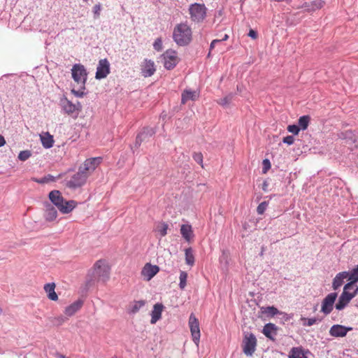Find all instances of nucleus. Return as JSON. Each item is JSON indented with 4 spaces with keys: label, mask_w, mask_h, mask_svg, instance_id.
Segmentation results:
<instances>
[{
    "label": "nucleus",
    "mask_w": 358,
    "mask_h": 358,
    "mask_svg": "<svg viewBox=\"0 0 358 358\" xmlns=\"http://www.w3.org/2000/svg\"><path fill=\"white\" fill-rule=\"evenodd\" d=\"M100 162L101 158L99 157L86 159L84 164L79 167L78 171L67 181V187L76 189L85 185L90 174L95 170Z\"/></svg>",
    "instance_id": "f257e3e1"
},
{
    "label": "nucleus",
    "mask_w": 358,
    "mask_h": 358,
    "mask_svg": "<svg viewBox=\"0 0 358 358\" xmlns=\"http://www.w3.org/2000/svg\"><path fill=\"white\" fill-rule=\"evenodd\" d=\"M50 201L63 214H68L76 206L77 203L73 200L65 201L59 190H52L49 193Z\"/></svg>",
    "instance_id": "f03ea898"
},
{
    "label": "nucleus",
    "mask_w": 358,
    "mask_h": 358,
    "mask_svg": "<svg viewBox=\"0 0 358 358\" xmlns=\"http://www.w3.org/2000/svg\"><path fill=\"white\" fill-rule=\"evenodd\" d=\"M173 38L178 45H188L192 41L191 28L185 23L176 25L173 30Z\"/></svg>",
    "instance_id": "7ed1b4c3"
},
{
    "label": "nucleus",
    "mask_w": 358,
    "mask_h": 358,
    "mask_svg": "<svg viewBox=\"0 0 358 358\" xmlns=\"http://www.w3.org/2000/svg\"><path fill=\"white\" fill-rule=\"evenodd\" d=\"M207 8L203 3H194L189 5V13L192 22L199 23L206 17Z\"/></svg>",
    "instance_id": "20e7f679"
},
{
    "label": "nucleus",
    "mask_w": 358,
    "mask_h": 358,
    "mask_svg": "<svg viewBox=\"0 0 358 358\" xmlns=\"http://www.w3.org/2000/svg\"><path fill=\"white\" fill-rule=\"evenodd\" d=\"M71 75L73 80L85 89L88 75L85 67L81 64H75L71 69Z\"/></svg>",
    "instance_id": "39448f33"
},
{
    "label": "nucleus",
    "mask_w": 358,
    "mask_h": 358,
    "mask_svg": "<svg viewBox=\"0 0 358 358\" xmlns=\"http://www.w3.org/2000/svg\"><path fill=\"white\" fill-rule=\"evenodd\" d=\"M94 274L99 280L105 282L109 278L110 268L104 261H97L94 266Z\"/></svg>",
    "instance_id": "423d86ee"
},
{
    "label": "nucleus",
    "mask_w": 358,
    "mask_h": 358,
    "mask_svg": "<svg viewBox=\"0 0 358 358\" xmlns=\"http://www.w3.org/2000/svg\"><path fill=\"white\" fill-rule=\"evenodd\" d=\"M164 66L167 70L173 69L178 63L177 52L173 50H167L162 55Z\"/></svg>",
    "instance_id": "0eeeda50"
},
{
    "label": "nucleus",
    "mask_w": 358,
    "mask_h": 358,
    "mask_svg": "<svg viewBox=\"0 0 358 358\" xmlns=\"http://www.w3.org/2000/svg\"><path fill=\"white\" fill-rule=\"evenodd\" d=\"M189 326L192 337V341H194L196 346H199L201 337L199 323L198 320L193 313H192L189 316Z\"/></svg>",
    "instance_id": "6e6552de"
},
{
    "label": "nucleus",
    "mask_w": 358,
    "mask_h": 358,
    "mask_svg": "<svg viewBox=\"0 0 358 358\" xmlns=\"http://www.w3.org/2000/svg\"><path fill=\"white\" fill-rule=\"evenodd\" d=\"M257 339L253 334H246L243 341V351L248 355L251 356L255 351Z\"/></svg>",
    "instance_id": "1a4fd4ad"
},
{
    "label": "nucleus",
    "mask_w": 358,
    "mask_h": 358,
    "mask_svg": "<svg viewBox=\"0 0 358 358\" xmlns=\"http://www.w3.org/2000/svg\"><path fill=\"white\" fill-rule=\"evenodd\" d=\"M60 106L64 112L68 115H72L76 112L78 113L82 108L80 102L78 101L77 103H73L66 97H64L60 100Z\"/></svg>",
    "instance_id": "9d476101"
},
{
    "label": "nucleus",
    "mask_w": 358,
    "mask_h": 358,
    "mask_svg": "<svg viewBox=\"0 0 358 358\" xmlns=\"http://www.w3.org/2000/svg\"><path fill=\"white\" fill-rule=\"evenodd\" d=\"M338 295L336 292H331L323 299L321 311L325 315H329L333 310L334 302Z\"/></svg>",
    "instance_id": "9b49d317"
},
{
    "label": "nucleus",
    "mask_w": 358,
    "mask_h": 358,
    "mask_svg": "<svg viewBox=\"0 0 358 358\" xmlns=\"http://www.w3.org/2000/svg\"><path fill=\"white\" fill-rule=\"evenodd\" d=\"M110 73V64L106 59L99 60L95 78L98 80L105 78Z\"/></svg>",
    "instance_id": "f8f14e48"
},
{
    "label": "nucleus",
    "mask_w": 358,
    "mask_h": 358,
    "mask_svg": "<svg viewBox=\"0 0 358 358\" xmlns=\"http://www.w3.org/2000/svg\"><path fill=\"white\" fill-rule=\"evenodd\" d=\"M159 268L158 266L147 263L141 270V275L143 277L144 280L149 281L159 272Z\"/></svg>",
    "instance_id": "ddd939ff"
},
{
    "label": "nucleus",
    "mask_w": 358,
    "mask_h": 358,
    "mask_svg": "<svg viewBox=\"0 0 358 358\" xmlns=\"http://www.w3.org/2000/svg\"><path fill=\"white\" fill-rule=\"evenodd\" d=\"M352 330L351 327H345L341 324H334L329 329V334L333 337H344L348 332Z\"/></svg>",
    "instance_id": "4468645a"
},
{
    "label": "nucleus",
    "mask_w": 358,
    "mask_h": 358,
    "mask_svg": "<svg viewBox=\"0 0 358 358\" xmlns=\"http://www.w3.org/2000/svg\"><path fill=\"white\" fill-rule=\"evenodd\" d=\"M354 297L355 294H350L349 292H343L336 304V309L338 310L344 309Z\"/></svg>",
    "instance_id": "2eb2a0df"
},
{
    "label": "nucleus",
    "mask_w": 358,
    "mask_h": 358,
    "mask_svg": "<svg viewBox=\"0 0 358 358\" xmlns=\"http://www.w3.org/2000/svg\"><path fill=\"white\" fill-rule=\"evenodd\" d=\"M155 134V130L152 127H145L143 131L136 136L135 145L136 147L141 145L143 141H146Z\"/></svg>",
    "instance_id": "dca6fc26"
},
{
    "label": "nucleus",
    "mask_w": 358,
    "mask_h": 358,
    "mask_svg": "<svg viewBox=\"0 0 358 358\" xmlns=\"http://www.w3.org/2000/svg\"><path fill=\"white\" fill-rule=\"evenodd\" d=\"M155 65L153 61L145 59L144 64L141 68V73L144 77H150L155 72Z\"/></svg>",
    "instance_id": "f3484780"
},
{
    "label": "nucleus",
    "mask_w": 358,
    "mask_h": 358,
    "mask_svg": "<svg viewBox=\"0 0 358 358\" xmlns=\"http://www.w3.org/2000/svg\"><path fill=\"white\" fill-rule=\"evenodd\" d=\"M262 333L270 340L274 341L278 333V327L273 323L266 324L263 328Z\"/></svg>",
    "instance_id": "a211bd4d"
},
{
    "label": "nucleus",
    "mask_w": 358,
    "mask_h": 358,
    "mask_svg": "<svg viewBox=\"0 0 358 358\" xmlns=\"http://www.w3.org/2000/svg\"><path fill=\"white\" fill-rule=\"evenodd\" d=\"M84 301L82 299H78L71 305L66 307L64 313L68 317H71L76 312H78L83 306Z\"/></svg>",
    "instance_id": "6ab92c4d"
},
{
    "label": "nucleus",
    "mask_w": 358,
    "mask_h": 358,
    "mask_svg": "<svg viewBox=\"0 0 358 358\" xmlns=\"http://www.w3.org/2000/svg\"><path fill=\"white\" fill-rule=\"evenodd\" d=\"M163 309L164 306L162 303H157L154 305L153 309L151 311L150 323L152 324H155L158 320L161 319Z\"/></svg>",
    "instance_id": "aec40b11"
},
{
    "label": "nucleus",
    "mask_w": 358,
    "mask_h": 358,
    "mask_svg": "<svg viewBox=\"0 0 358 358\" xmlns=\"http://www.w3.org/2000/svg\"><path fill=\"white\" fill-rule=\"evenodd\" d=\"M45 208L44 217L45 220L48 222L55 220L57 217V211L56 208L49 203H45Z\"/></svg>",
    "instance_id": "412c9836"
},
{
    "label": "nucleus",
    "mask_w": 358,
    "mask_h": 358,
    "mask_svg": "<svg viewBox=\"0 0 358 358\" xmlns=\"http://www.w3.org/2000/svg\"><path fill=\"white\" fill-rule=\"evenodd\" d=\"M180 234L182 238L187 241L190 242V241L194 237V232L192 230V227L190 224H182L180 227Z\"/></svg>",
    "instance_id": "4be33fe9"
},
{
    "label": "nucleus",
    "mask_w": 358,
    "mask_h": 358,
    "mask_svg": "<svg viewBox=\"0 0 358 358\" xmlns=\"http://www.w3.org/2000/svg\"><path fill=\"white\" fill-rule=\"evenodd\" d=\"M261 310L262 313L269 317H273L274 315L280 313L279 310L274 306L262 307ZM280 314L283 315V319L286 321L290 319V317L287 314L283 313H280Z\"/></svg>",
    "instance_id": "5701e85b"
},
{
    "label": "nucleus",
    "mask_w": 358,
    "mask_h": 358,
    "mask_svg": "<svg viewBox=\"0 0 358 358\" xmlns=\"http://www.w3.org/2000/svg\"><path fill=\"white\" fill-rule=\"evenodd\" d=\"M348 277V271H343L336 274L333 280L332 287L334 290L338 289L343 283V280Z\"/></svg>",
    "instance_id": "b1692460"
},
{
    "label": "nucleus",
    "mask_w": 358,
    "mask_h": 358,
    "mask_svg": "<svg viewBox=\"0 0 358 358\" xmlns=\"http://www.w3.org/2000/svg\"><path fill=\"white\" fill-rule=\"evenodd\" d=\"M55 282H49L44 285V290L47 293L48 298L52 301H57L58 299V296L55 292Z\"/></svg>",
    "instance_id": "393cba45"
},
{
    "label": "nucleus",
    "mask_w": 358,
    "mask_h": 358,
    "mask_svg": "<svg viewBox=\"0 0 358 358\" xmlns=\"http://www.w3.org/2000/svg\"><path fill=\"white\" fill-rule=\"evenodd\" d=\"M199 96L196 91H192L190 90H185L182 94L181 102L185 103L187 101L192 100L195 101Z\"/></svg>",
    "instance_id": "a878e982"
},
{
    "label": "nucleus",
    "mask_w": 358,
    "mask_h": 358,
    "mask_svg": "<svg viewBox=\"0 0 358 358\" xmlns=\"http://www.w3.org/2000/svg\"><path fill=\"white\" fill-rule=\"evenodd\" d=\"M40 137L41 143L45 148H50L53 146V137L48 132L41 134Z\"/></svg>",
    "instance_id": "bb28decb"
},
{
    "label": "nucleus",
    "mask_w": 358,
    "mask_h": 358,
    "mask_svg": "<svg viewBox=\"0 0 358 358\" xmlns=\"http://www.w3.org/2000/svg\"><path fill=\"white\" fill-rule=\"evenodd\" d=\"M145 305V301L140 300L135 301L132 304H131L127 310L129 314H136L139 311V310Z\"/></svg>",
    "instance_id": "cd10ccee"
},
{
    "label": "nucleus",
    "mask_w": 358,
    "mask_h": 358,
    "mask_svg": "<svg viewBox=\"0 0 358 358\" xmlns=\"http://www.w3.org/2000/svg\"><path fill=\"white\" fill-rule=\"evenodd\" d=\"M289 358H308L301 348H292L289 352Z\"/></svg>",
    "instance_id": "c85d7f7f"
},
{
    "label": "nucleus",
    "mask_w": 358,
    "mask_h": 358,
    "mask_svg": "<svg viewBox=\"0 0 358 358\" xmlns=\"http://www.w3.org/2000/svg\"><path fill=\"white\" fill-rule=\"evenodd\" d=\"M62 177V174H59L57 176H53L50 174H48L46 176H45L44 177L41 178H33L32 180L35 182H36L37 183H39V184H44V183H48V182H54L57 179H59Z\"/></svg>",
    "instance_id": "c756f323"
},
{
    "label": "nucleus",
    "mask_w": 358,
    "mask_h": 358,
    "mask_svg": "<svg viewBox=\"0 0 358 358\" xmlns=\"http://www.w3.org/2000/svg\"><path fill=\"white\" fill-rule=\"evenodd\" d=\"M185 262L189 266H193L194 264V256L193 250L191 248H187L185 250Z\"/></svg>",
    "instance_id": "7c9ffc66"
},
{
    "label": "nucleus",
    "mask_w": 358,
    "mask_h": 358,
    "mask_svg": "<svg viewBox=\"0 0 358 358\" xmlns=\"http://www.w3.org/2000/svg\"><path fill=\"white\" fill-rule=\"evenodd\" d=\"M234 97V94L229 93L224 98L217 100V103L223 107H227L233 100Z\"/></svg>",
    "instance_id": "2f4dec72"
},
{
    "label": "nucleus",
    "mask_w": 358,
    "mask_h": 358,
    "mask_svg": "<svg viewBox=\"0 0 358 358\" xmlns=\"http://www.w3.org/2000/svg\"><path fill=\"white\" fill-rule=\"evenodd\" d=\"M310 117L308 115H303L299 117L298 120L299 127L300 129L305 130L307 129L309 122Z\"/></svg>",
    "instance_id": "473e14b6"
},
{
    "label": "nucleus",
    "mask_w": 358,
    "mask_h": 358,
    "mask_svg": "<svg viewBox=\"0 0 358 358\" xmlns=\"http://www.w3.org/2000/svg\"><path fill=\"white\" fill-rule=\"evenodd\" d=\"M347 278L354 283L358 282V265L348 272V277Z\"/></svg>",
    "instance_id": "72a5a7b5"
},
{
    "label": "nucleus",
    "mask_w": 358,
    "mask_h": 358,
    "mask_svg": "<svg viewBox=\"0 0 358 358\" xmlns=\"http://www.w3.org/2000/svg\"><path fill=\"white\" fill-rule=\"evenodd\" d=\"M187 273L185 271H180V282L179 287L180 289H184L187 285Z\"/></svg>",
    "instance_id": "f704fd0d"
},
{
    "label": "nucleus",
    "mask_w": 358,
    "mask_h": 358,
    "mask_svg": "<svg viewBox=\"0 0 358 358\" xmlns=\"http://www.w3.org/2000/svg\"><path fill=\"white\" fill-rule=\"evenodd\" d=\"M168 224L165 222L159 223L156 228V231L159 232L161 236H165L167 234Z\"/></svg>",
    "instance_id": "c9c22d12"
},
{
    "label": "nucleus",
    "mask_w": 358,
    "mask_h": 358,
    "mask_svg": "<svg viewBox=\"0 0 358 358\" xmlns=\"http://www.w3.org/2000/svg\"><path fill=\"white\" fill-rule=\"evenodd\" d=\"M301 321L303 322L302 324L304 327H310L313 324H316L318 321L317 319L315 317L312 318H306V317H301Z\"/></svg>",
    "instance_id": "e433bc0d"
},
{
    "label": "nucleus",
    "mask_w": 358,
    "mask_h": 358,
    "mask_svg": "<svg viewBox=\"0 0 358 358\" xmlns=\"http://www.w3.org/2000/svg\"><path fill=\"white\" fill-rule=\"evenodd\" d=\"M31 156V151L29 150H23V151H20L19 155H18V159L20 160V161H26L27 159H28Z\"/></svg>",
    "instance_id": "4c0bfd02"
},
{
    "label": "nucleus",
    "mask_w": 358,
    "mask_h": 358,
    "mask_svg": "<svg viewBox=\"0 0 358 358\" xmlns=\"http://www.w3.org/2000/svg\"><path fill=\"white\" fill-rule=\"evenodd\" d=\"M268 205V201H263V202L260 203L257 208V213L259 215H263L264 213L265 210H266Z\"/></svg>",
    "instance_id": "58836bf2"
},
{
    "label": "nucleus",
    "mask_w": 358,
    "mask_h": 358,
    "mask_svg": "<svg viewBox=\"0 0 358 358\" xmlns=\"http://www.w3.org/2000/svg\"><path fill=\"white\" fill-rule=\"evenodd\" d=\"M85 89H83L82 85H80V88L78 90L72 89L71 93L75 95L76 97H83L86 93L84 92Z\"/></svg>",
    "instance_id": "ea45409f"
},
{
    "label": "nucleus",
    "mask_w": 358,
    "mask_h": 358,
    "mask_svg": "<svg viewBox=\"0 0 358 358\" xmlns=\"http://www.w3.org/2000/svg\"><path fill=\"white\" fill-rule=\"evenodd\" d=\"M324 1L322 0H315L311 3V8L308 10H315L316 9L321 8L324 6Z\"/></svg>",
    "instance_id": "a19ab883"
},
{
    "label": "nucleus",
    "mask_w": 358,
    "mask_h": 358,
    "mask_svg": "<svg viewBox=\"0 0 358 358\" xmlns=\"http://www.w3.org/2000/svg\"><path fill=\"white\" fill-rule=\"evenodd\" d=\"M287 131L294 135H297L300 131V128L298 125L291 124L287 127Z\"/></svg>",
    "instance_id": "79ce46f5"
},
{
    "label": "nucleus",
    "mask_w": 358,
    "mask_h": 358,
    "mask_svg": "<svg viewBox=\"0 0 358 358\" xmlns=\"http://www.w3.org/2000/svg\"><path fill=\"white\" fill-rule=\"evenodd\" d=\"M101 10V5L100 3H97L94 5L93 7V13H94V17L95 19H97L100 16V12Z\"/></svg>",
    "instance_id": "37998d69"
},
{
    "label": "nucleus",
    "mask_w": 358,
    "mask_h": 358,
    "mask_svg": "<svg viewBox=\"0 0 358 358\" xmlns=\"http://www.w3.org/2000/svg\"><path fill=\"white\" fill-rule=\"evenodd\" d=\"M193 159L203 167V155L201 152H196L193 155Z\"/></svg>",
    "instance_id": "c03bdc74"
},
{
    "label": "nucleus",
    "mask_w": 358,
    "mask_h": 358,
    "mask_svg": "<svg viewBox=\"0 0 358 358\" xmlns=\"http://www.w3.org/2000/svg\"><path fill=\"white\" fill-rule=\"evenodd\" d=\"M153 47L157 51H159L162 50V41L161 38H158L155 40V41L153 43Z\"/></svg>",
    "instance_id": "a18cd8bd"
},
{
    "label": "nucleus",
    "mask_w": 358,
    "mask_h": 358,
    "mask_svg": "<svg viewBox=\"0 0 358 358\" xmlns=\"http://www.w3.org/2000/svg\"><path fill=\"white\" fill-rule=\"evenodd\" d=\"M284 143L287 145H292L294 142V138L292 136H287L285 137L282 140Z\"/></svg>",
    "instance_id": "49530a36"
},
{
    "label": "nucleus",
    "mask_w": 358,
    "mask_h": 358,
    "mask_svg": "<svg viewBox=\"0 0 358 358\" xmlns=\"http://www.w3.org/2000/svg\"><path fill=\"white\" fill-rule=\"evenodd\" d=\"M263 165H264L263 172L266 173L267 171V170L271 168V163H270L269 160L267 159H264Z\"/></svg>",
    "instance_id": "de8ad7c7"
},
{
    "label": "nucleus",
    "mask_w": 358,
    "mask_h": 358,
    "mask_svg": "<svg viewBox=\"0 0 358 358\" xmlns=\"http://www.w3.org/2000/svg\"><path fill=\"white\" fill-rule=\"evenodd\" d=\"M248 35L252 39H257L258 36L257 32L253 29H250Z\"/></svg>",
    "instance_id": "09e8293b"
},
{
    "label": "nucleus",
    "mask_w": 358,
    "mask_h": 358,
    "mask_svg": "<svg viewBox=\"0 0 358 358\" xmlns=\"http://www.w3.org/2000/svg\"><path fill=\"white\" fill-rule=\"evenodd\" d=\"M55 320L57 321V324L59 325V324H62V323H64L66 320V318L62 315H60V316L56 317Z\"/></svg>",
    "instance_id": "8fccbe9b"
},
{
    "label": "nucleus",
    "mask_w": 358,
    "mask_h": 358,
    "mask_svg": "<svg viewBox=\"0 0 358 358\" xmlns=\"http://www.w3.org/2000/svg\"><path fill=\"white\" fill-rule=\"evenodd\" d=\"M353 284H355V283L351 281L348 282L347 284H345L343 287V292H348V289H349L352 286Z\"/></svg>",
    "instance_id": "3c124183"
},
{
    "label": "nucleus",
    "mask_w": 358,
    "mask_h": 358,
    "mask_svg": "<svg viewBox=\"0 0 358 358\" xmlns=\"http://www.w3.org/2000/svg\"><path fill=\"white\" fill-rule=\"evenodd\" d=\"M218 43H220V41L219 39L213 40L210 43V50H212L215 48V45Z\"/></svg>",
    "instance_id": "603ef678"
},
{
    "label": "nucleus",
    "mask_w": 358,
    "mask_h": 358,
    "mask_svg": "<svg viewBox=\"0 0 358 358\" xmlns=\"http://www.w3.org/2000/svg\"><path fill=\"white\" fill-rule=\"evenodd\" d=\"M237 92H242L245 90V87L243 85H238L236 87Z\"/></svg>",
    "instance_id": "864d4df0"
},
{
    "label": "nucleus",
    "mask_w": 358,
    "mask_h": 358,
    "mask_svg": "<svg viewBox=\"0 0 358 358\" xmlns=\"http://www.w3.org/2000/svg\"><path fill=\"white\" fill-rule=\"evenodd\" d=\"M6 144L5 138L3 136L0 135V148Z\"/></svg>",
    "instance_id": "5fc2aeb1"
},
{
    "label": "nucleus",
    "mask_w": 358,
    "mask_h": 358,
    "mask_svg": "<svg viewBox=\"0 0 358 358\" xmlns=\"http://www.w3.org/2000/svg\"><path fill=\"white\" fill-rule=\"evenodd\" d=\"M229 38V36L227 34H225L224 37L222 39H219L220 42L227 41Z\"/></svg>",
    "instance_id": "6e6d98bb"
},
{
    "label": "nucleus",
    "mask_w": 358,
    "mask_h": 358,
    "mask_svg": "<svg viewBox=\"0 0 358 358\" xmlns=\"http://www.w3.org/2000/svg\"><path fill=\"white\" fill-rule=\"evenodd\" d=\"M357 292H358V287H357L355 292L353 293H350V294H355V296L356 294H357Z\"/></svg>",
    "instance_id": "4d7b16f0"
},
{
    "label": "nucleus",
    "mask_w": 358,
    "mask_h": 358,
    "mask_svg": "<svg viewBox=\"0 0 358 358\" xmlns=\"http://www.w3.org/2000/svg\"><path fill=\"white\" fill-rule=\"evenodd\" d=\"M266 186H267L266 182H264V184H263V189H264V191H266Z\"/></svg>",
    "instance_id": "13d9d810"
},
{
    "label": "nucleus",
    "mask_w": 358,
    "mask_h": 358,
    "mask_svg": "<svg viewBox=\"0 0 358 358\" xmlns=\"http://www.w3.org/2000/svg\"><path fill=\"white\" fill-rule=\"evenodd\" d=\"M59 358H66L64 355H59Z\"/></svg>",
    "instance_id": "bf43d9fd"
},
{
    "label": "nucleus",
    "mask_w": 358,
    "mask_h": 358,
    "mask_svg": "<svg viewBox=\"0 0 358 358\" xmlns=\"http://www.w3.org/2000/svg\"><path fill=\"white\" fill-rule=\"evenodd\" d=\"M113 358H117V357H113Z\"/></svg>",
    "instance_id": "052dcab7"
}]
</instances>
